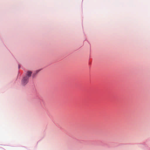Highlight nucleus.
Here are the masks:
<instances>
[{
	"label": "nucleus",
	"mask_w": 150,
	"mask_h": 150,
	"mask_svg": "<svg viewBox=\"0 0 150 150\" xmlns=\"http://www.w3.org/2000/svg\"><path fill=\"white\" fill-rule=\"evenodd\" d=\"M32 72L28 71L26 73L25 76L23 77L22 81V84L23 86L26 85L28 82L29 78L31 76Z\"/></svg>",
	"instance_id": "obj_1"
}]
</instances>
